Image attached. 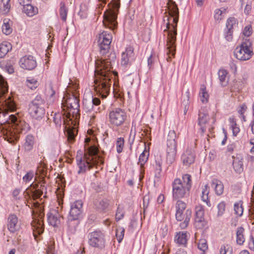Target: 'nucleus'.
I'll list each match as a JSON object with an SVG mask.
<instances>
[{
  "mask_svg": "<svg viewBox=\"0 0 254 254\" xmlns=\"http://www.w3.org/2000/svg\"><path fill=\"white\" fill-rule=\"evenodd\" d=\"M209 117L207 112L205 109H201L198 113V125L200 127V129L202 133H204L206 129L210 132L213 129L212 125H209Z\"/></svg>",
  "mask_w": 254,
  "mask_h": 254,
  "instance_id": "obj_15",
  "label": "nucleus"
},
{
  "mask_svg": "<svg viewBox=\"0 0 254 254\" xmlns=\"http://www.w3.org/2000/svg\"><path fill=\"white\" fill-rule=\"evenodd\" d=\"M98 150L95 145L88 147V157L85 156V160H82L81 157H76L77 164L79 167L78 174L85 172L87 169H90L93 166L100 163L103 164L102 160L97 156Z\"/></svg>",
  "mask_w": 254,
  "mask_h": 254,
  "instance_id": "obj_4",
  "label": "nucleus"
},
{
  "mask_svg": "<svg viewBox=\"0 0 254 254\" xmlns=\"http://www.w3.org/2000/svg\"><path fill=\"white\" fill-rule=\"evenodd\" d=\"M191 186V176L189 174L183 176V182L180 179H175L172 184L173 199L177 200L185 197Z\"/></svg>",
  "mask_w": 254,
  "mask_h": 254,
  "instance_id": "obj_6",
  "label": "nucleus"
},
{
  "mask_svg": "<svg viewBox=\"0 0 254 254\" xmlns=\"http://www.w3.org/2000/svg\"><path fill=\"white\" fill-rule=\"evenodd\" d=\"M209 193V187L208 185H205L202 187L201 197V200L203 202H205L208 206L210 207L211 206V203L208 198Z\"/></svg>",
  "mask_w": 254,
  "mask_h": 254,
  "instance_id": "obj_28",
  "label": "nucleus"
},
{
  "mask_svg": "<svg viewBox=\"0 0 254 254\" xmlns=\"http://www.w3.org/2000/svg\"><path fill=\"white\" fill-rule=\"evenodd\" d=\"M54 249V247L53 245H49L47 249V254H54L53 251Z\"/></svg>",
  "mask_w": 254,
  "mask_h": 254,
  "instance_id": "obj_63",
  "label": "nucleus"
},
{
  "mask_svg": "<svg viewBox=\"0 0 254 254\" xmlns=\"http://www.w3.org/2000/svg\"><path fill=\"white\" fill-rule=\"evenodd\" d=\"M211 185L215 189V193L218 195H221L224 191V185L222 182L216 179L212 180Z\"/></svg>",
  "mask_w": 254,
  "mask_h": 254,
  "instance_id": "obj_24",
  "label": "nucleus"
},
{
  "mask_svg": "<svg viewBox=\"0 0 254 254\" xmlns=\"http://www.w3.org/2000/svg\"><path fill=\"white\" fill-rule=\"evenodd\" d=\"M236 58L240 61H247L249 60L252 55L253 51L246 42L243 43L240 47L236 48L234 51Z\"/></svg>",
  "mask_w": 254,
  "mask_h": 254,
  "instance_id": "obj_13",
  "label": "nucleus"
},
{
  "mask_svg": "<svg viewBox=\"0 0 254 254\" xmlns=\"http://www.w3.org/2000/svg\"><path fill=\"white\" fill-rule=\"evenodd\" d=\"M190 93L189 91H187L183 97L182 105L183 107H189Z\"/></svg>",
  "mask_w": 254,
  "mask_h": 254,
  "instance_id": "obj_52",
  "label": "nucleus"
},
{
  "mask_svg": "<svg viewBox=\"0 0 254 254\" xmlns=\"http://www.w3.org/2000/svg\"><path fill=\"white\" fill-rule=\"evenodd\" d=\"M65 117L66 119L64 117L62 119L60 114H56L54 117V122L57 127H60L62 123H63L65 130L67 132V139L69 141H72L74 140L77 132V130L74 127L77 122L73 118L71 120H70L69 118L65 116Z\"/></svg>",
  "mask_w": 254,
  "mask_h": 254,
  "instance_id": "obj_7",
  "label": "nucleus"
},
{
  "mask_svg": "<svg viewBox=\"0 0 254 254\" xmlns=\"http://www.w3.org/2000/svg\"><path fill=\"white\" fill-rule=\"evenodd\" d=\"M197 248L203 252H205L208 249V245L206 240L205 239H200L197 244Z\"/></svg>",
  "mask_w": 254,
  "mask_h": 254,
  "instance_id": "obj_47",
  "label": "nucleus"
},
{
  "mask_svg": "<svg viewBox=\"0 0 254 254\" xmlns=\"http://www.w3.org/2000/svg\"><path fill=\"white\" fill-rule=\"evenodd\" d=\"M83 104L84 108L86 109L87 111H90L93 109V105L91 101L85 100L83 101Z\"/></svg>",
  "mask_w": 254,
  "mask_h": 254,
  "instance_id": "obj_56",
  "label": "nucleus"
},
{
  "mask_svg": "<svg viewBox=\"0 0 254 254\" xmlns=\"http://www.w3.org/2000/svg\"><path fill=\"white\" fill-rule=\"evenodd\" d=\"M199 98L200 101L203 103H206L208 102L209 95L206 91V86L202 84L200 86V91H199Z\"/></svg>",
  "mask_w": 254,
  "mask_h": 254,
  "instance_id": "obj_33",
  "label": "nucleus"
},
{
  "mask_svg": "<svg viewBox=\"0 0 254 254\" xmlns=\"http://www.w3.org/2000/svg\"><path fill=\"white\" fill-rule=\"evenodd\" d=\"M93 105L98 106L100 104V100L98 98L92 97V101H91Z\"/></svg>",
  "mask_w": 254,
  "mask_h": 254,
  "instance_id": "obj_62",
  "label": "nucleus"
},
{
  "mask_svg": "<svg viewBox=\"0 0 254 254\" xmlns=\"http://www.w3.org/2000/svg\"><path fill=\"white\" fill-rule=\"evenodd\" d=\"M225 10L226 9L225 8L216 9L214 15L215 19L217 21L220 20L222 18V14Z\"/></svg>",
  "mask_w": 254,
  "mask_h": 254,
  "instance_id": "obj_54",
  "label": "nucleus"
},
{
  "mask_svg": "<svg viewBox=\"0 0 254 254\" xmlns=\"http://www.w3.org/2000/svg\"><path fill=\"white\" fill-rule=\"evenodd\" d=\"M26 85L31 89H34L38 87V83L35 79L29 77L26 80Z\"/></svg>",
  "mask_w": 254,
  "mask_h": 254,
  "instance_id": "obj_46",
  "label": "nucleus"
},
{
  "mask_svg": "<svg viewBox=\"0 0 254 254\" xmlns=\"http://www.w3.org/2000/svg\"><path fill=\"white\" fill-rule=\"evenodd\" d=\"M9 1L10 0H1L0 9L3 14L8 13L10 9Z\"/></svg>",
  "mask_w": 254,
  "mask_h": 254,
  "instance_id": "obj_39",
  "label": "nucleus"
},
{
  "mask_svg": "<svg viewBox=\"0 0 254 254\" xmlns=\"http://www.w3.org/2000/svg\"><path fill=\"white\" fill-rule=\"evenodd\" d=\"M34 144V137L32 135H27L25 138L24 148L27 151L32 150Z\"/></svg>",
  "mask_w": 254,
  "mask_h": 254,
  "instance_id": "obj_34",
  "label": "nucleus"
},
{
  "mask_svg": "<svg viewBox=\"0 0 254 254\" xmlns=\"http://www.w3.org/2000/svg\"><path fill=\"white\" fill-rule=\"evenodd\" d=\"M249 248L251 250L254 251V239L253 237H251V239L249 242Z\"/></svg>",
  "mask_w": 254,
  "mask_h": 254,
  "instance_id": "obj_64",
  "label": "nucleus"
},
{
  "mask_svg": "<svg viewBox=\"0 0 254 254\" xmlns=\"http://www.w3.org/2000/svg\"><path fill=\"white\" fill-rule=\"evenodd\" d=\"M111 8L106 10L104 14L103 23L110 29H114L117 26V18L120 7V0H113L111 1Z\"/></svg>",
  "mask_w": 254,
  "mask_h": 254,
  "instance_id": "obj_8",
  "label": "nucleus"
},
{
  "mask_svg": "<svg viewBox=\"0 0 254 254\" xmlns=\"http://www.w3.org/2000/svg\"><path fill=\"white\" fill-rule=\"evenodd\" d=\"M168 13L164 17V21L166 22V28L165 31L168 32L167 39V54L168 62H171V56L175 57L176 53V41L177 35V26L179 19V9L175 2L173 0H168Z\"/></svg>",
  "mask_w": 254,
  "mask_h": 254,
  "instance_id": "obj_3",
  "label": "nucleus"
},
{
  "mask_svg": "<svg viewBox=\"0 0 254 254\" xmlns=\"http://www.w3.org/2000/svg\"><path fill=\"white\" fill-rule=\"evenodd\" d=\"M127 117V114L123 109L119 108L114 109L108 113L109 125L113 127H121L125 124Z\"/></svg>",
  "mask_w": 254,
  "mask_h": 254,
  "instance_id": "obj_11",
  "label": "nucleus"
},
{
  "mask_svg": "<svg viewBox=\"0 0 254 254\" xmlns=\"http://www.w3.org/2000/svg\"><path fill=\"white\" fill-rule=\"evenodd\" d=\"M134 54L133 49L131 47L126 48L125 52L122 54L121 64L123 65H127L128 64L134 60Z\"/></svg>",
  "mask_w": 254,
  "mask_h": 254,
  "instance_id": "obj_21",
  "label": "nucleus"
},
{
  "mask_svg": "<svg viewBox=\"0 0 254 254\" xmlns=\"http://www.w3.org/2000/svg\"><path fill=\"white\" fill-rule=\"evenodd\" d=\"M67 14V9L65 7L64 3L61 2L60 3V15L62 19L65 21Z\"/></svg>",
  "mask_w": 254,
  "mask_h": 254,
  "instance_id": "obj_42",
  "label": "nucleus"
},
{
  "mask_svg": "<svg viewBox=\"0 0 254 254\" xmlns=\"http://www.w3.org/2000/svg\"><path fill=\"white\" fill-rule=\"evenodd\" d=\"M71 94H68L64 97V103L63 104L64 116L69 118L70 120H73L76 122L79 118V100L76 96L71 91Z\"/></svg>",
  "mask_w": 254,
  "mask_h": 254,
  "instance_id": "obj_5",
  "label": "nucleus"
},
{
  "mask_svg": "<svg viewBox=\"0 0 254 254\" xmlns=\"http://www.w3.org/2000/svg\"><path fill=\"white\" fill-rule=\"evenodd\" d=\"M237 19L234 17L229 18L227 21L226 27L228 30H231L237 24Z\"/></svg>",
  "mask_w": 254,
  "mask_h": 254,
  "instance_id": "obj_50",
  "label": "nucleus"
},
{
  "mask_svg": "<svg viewBox=\"0 0 254 254\" xmlns=\"http://www.w3.org/2000/svg\"><path fill=\"white\" fill-rule=\"evenodd\" d=\"M7 227L11 233H15L20 228V222L18 217L14 214H10L7 218Z\"/></svg>",
  "mask_w": 254,
  "mask_h": 254,
  "instance_id": "obj_20",
  "label": "nucleus"
},
{
  "mask_svg": "<svg viewBox=\"0 0 254 254\" xmlns=\"http://www.w3.org/2000/svg\"><path fill=\"white\" fill-rule=\"evenodd\" d=\"M149 155V151L146 150V148L145 147L144 150L140 155L138 159V164L140 165V168L141 169V173H144V170H142V169L144 165L147 161Z\"/></svg>",
  "mask_w": 254,
  "mask_h": 254,
  "instance_id": "obj_26",
  "label": "nucleus"
},
{
  "mask_svg": "<svg viewBox=\"0 0 254 254\" xmlns=\"http://www.w3.org/2000/svg\"><path fill=\"white\" fill-rule=\"evenodd\" d=\"M162 159L159 157L155 159V176L159 177L162 171Z\"/></svg>",
  "mask_w": 254,
  "mask_h": 254,
  "instance_id": "obj_43",
  "label": "nucleus"
},
{
  "mask_svg": "<svg viewBox=\"0 0 254 254\" xmlns=\"http://www.w3.org/2000/svg\"><path fill=\"white\" fill-rule=\"evenodd\" d=\"M244 229L242 227H238L237 230L236 235L237 239L236 242L238 244L241 245L243 244L245 242V238L244 236Z\"/></svg>",
  "mask_w": 254,
  "mask_h": 254,
  "instance_id": "obj_35",
  "label": "nucleus"
},
{
  "mask_svg": "<svg viewBox=\"0 0 254 254\" xmlns=\"http://www.w3.org/2000/svg\"><path fill=\"white\" fill-rule=\"evenodd\" d=\"M124 216V213L122 209L118 207L116 214V219L118 221L120 220L123 218Z\"/></svg>",
  "mask_w": 254,
  "mask_h": 254,
  "instance_id": "obj_55",
  "label": "nucleus"
},
{
  "mask_svg": "<svg viewBox=\"0 0 254 254\" xmlns=\"http://www.w3.org/2000/svg\"><path fill=\"white\" fill-rule=\"evenodd\" d=\"M176 134L174 130L169 131L167 138L166 163L169 165L175 161L177 154Z\"/></svg>",
  "mask_w": 254,
  "mask_h": 254,
  "instance_id": "obj_10",
  "label": "nucleus"
},
{
  "mask_svg": "<svg viewBox=\"0 0 254 254\" xmlns=\"http://www.w3.org/2000/svg\"><path fill=\"white\" fill-rule=\"evenodd\" d=\"M116 58L115 53H111L107 56L97 59L95 62V74L96 77L94 80V88L97 94L102 98H106L109 93L111 78L112 73V64L115 62Z\"/></svg>",
  "mask_w": 254,
  "mask_h": 254,
  "instance_id": "obj_2",
  "label": "nucleus"
},
{
  "mask_svg": "<svg viewBox=\"0 0 254 254\" xmlns=\"http://www.w3.org/2000/svg\"><path fill=\"white\" fill-rule=\"evenodd\" d=\"M150 200V196L149 195H145L143 198V206L144 208V211H145V209L147 208Z\"/></svg>",
  "mask_w": 254,
  "mask_h": 254,
  "instance_id": "obj_57",
  "label": "nucleus"
},
{
  "mask_svg": "<svg viewBox=\"0 0 254 254\" xmlns=\"http://www.w3.org/2000/svg\"><path fill=\"white\" fill-rule=\"evenodd\" d=\"M1 27L2 31L3 34L7 35L11 33L12 29L11 27V22L9 19H4Z\"/></svg>",
  "mask_w": 254,
  "mask_h": 254,
  "instance_id": "obj_30",
  "label": "nucleus"
},
{
  "mask_svg": "<svg viewBox=\"0 0 254 254\" xmlns=\"http://www.w3.org/2000/svg\"><path fill=\"white\" fill-rule=\"evenodd\" d=\"M207 225V222L205 218H194V225L197 229H202Z\"/></svg>",
  "mask_w": 254,
  "mask_h": 254,
  "instance_id": "obj_38",
  "label": "nucleus"
},
{
  "mask_svg": "<svg viewBox=\"0 0 254 254\" xmlns=\"http://www.w3.org/2000/svg\"><path fill=\"white\" fill-rule=\"evenodd\" d=\"M186 208V204L182 200H178L176 204V212L184 211Z\"/></svg>",
  "mask_w": 254,
  "mask_h": 254,
  "instance_id": "obj_51",
  "label": "nucleus"
},
{
  "mask_svg": "<svg viewBox=\"0 0 254 254\" xmlns=\"http://www.w3.org/2000/svg\"><path fill=\"white\" fill-rule=\"evenodd\" d=\"M191 216V211L190 209H187L184 211H178L176 212V218L178 221H184L180 223V226L182 229H185L188 225Z\"/></svg>",
  "mask_w": 254,
  "mask_h": 254,
  "instance_id": "obj_17",
  "label": "nucleus"
},
{
  "mask_svg": "<svg viewBox=\"0 0 254 254\" xmlns=\"http://www.w3.org/2000/svg\"><path fill=\"white\" fill-rule=\"evenodd\" d=\"M234 211L236 215L239 216L242 215L243 213V208L242 207L241 201L235 203Z\"/></svg>",
  "mask_w": 254,
  "mask_h": 254,
  "instance_id": "obj_48",
  "label": "nucleus"
},
{
  "mask_svg": "<svg viewBox=\"0 0 254 254\" xmlns=\"http://www.w3.org/2000/svg\"><path fill=\"white\" fill-rule=\"evenodd\" d=\"M243 34L245 36L249 37L252 34V29L251 27L249 26H247L245 27Z\"/></svg>",
  "mask_w": 254,
  "mask_h": 254,
  "instance_id": "obj_60",
  "label": "nucleus"
},
{
  "mask_svg": "<svg viewBox=\"0 0 254 254\" xmlns=\"http://www.w3.org/2000/svg\"><path fill=\"white\" fill-rule=\"evenodd\" d=\"M34 176V174L32 172H28L23 177V180L25 182H28L32 180Z\"/></svg>",
  "mask_w": 254,
  "mask_h": 254,
  "instance_id": "obj_58",
  "label": "nucleus"
},
{
  "mask_svg": "<svg viewBox=\"0 0 254 254\" xmlns=\"http://www.w3.org/2000/svg\"><path fill=\"white\" fill-rule=\"evenodd\" d=\"M117 151L120 153L123 151L124 145V139L123 137H119L117 139L116 143Z\"/></svg>",
  "mask_w": 254,
  "mask_h": 254,
  "instance_id": "obj_49",
  "label": "nucleus"
},
{
  "mask_svg": "<svg viewBox=\"0 0 254 254\" xmlns=\"http://www.w3.org/2000/svg\"><path fill=\"white\" fill-rule=\"evenodd\" d=\"M8 90L7 82L0 74V128L4 139L14 143L18 139L19 134L28 131L30 127L24 121L9 114L8 111H14L16 106L10 96L7 95Z\"/></svg>",
  "mask_w": 254,
  "mask_h": 254,
  "instance_id": "obj_1",
  "label": "nucleus"
},
{
  "mask_svg": "<svg viewBox=\"0 0 254 254\" xmlns=\"http://www.w3.org/2000/svg\"><path fill=\"white\" fill-rule=\"evenodd\" d=\"M112 40V34L110 31H103L98 37V44L100 47V52L104 55L107 53L110 47Z\"/></svg>",
  "mask_w": 254,
  "mask_h": 254,
  "instance_id": "obj_12",
  "label": "nucleus"
},
{
  "mask_svg": "<svg viewBox=\"0 0 254 254\" xmlns=\"http://www.w3.org/2000/svg\"><path fill=\"white\" fill-rule=\"evenodd\" d=\"M94 204L97 208L102 210L106 208L108 205L107 200L100 197L96 198L94 201Z\"/></svg>",
  "mask_w": 254,
  "mask_h": 254,
  "instance_id": "obj_32",
  "label": "nucleus"
},
{
  "mask_svg": "<svg viewBox=\"0 0 254 254\" xmlns=\"http://www.w3.org/2000/svg\"><path fill=\"white\" fill-rule=\"evenodd\" d=\"M233 166L235 172L241 173L243 171V159L241 155H237L236 157L233 156Z\"/></svg>",
  "mask_w": 254,
  "mask_h": 254,
  "instance_id": "obj_23",
  "label": "nucleus"
},
{
  "mask_svg": "<svg viewBox=\"0 0 254 254\" xmlns=\"http://www.w3.org/2000/svg\"><path fill=\"white\" fill-rule=\"evenodd\" d=\"M22 11L28 16H33L38 13V8L32 5L30 3L25 7H23Z\"/></svg>",
  "mask_w": 254,
  "mask_h": 254,
  "instance_id": "obj_29",
  "label": "nucleus"
},
{
  "mask_svg": "<svg viewBox=\"0 0 254 254\" xmlns=\"http://www.w3.org/2000/svg\"><path fill=\"white\" fill-rule=\"evenodd\" d=\"M46 187L43 185L42 184H40V188H38L36 189L32 192V197L33 199L39 198L41 197V196L43 194L44 192H46Z\"/></svg>",
  "mask_w": 254,
  "mask_h": 254,
  "instance_id": "obj_36",
  "label": "nucleus"
},
{
  "mask_svg": "<svg viewBox=\"0 0 254 254\" xmlns=\"http://www.w3.org/2000/svg\"><path fill=\"white\" fill-rule=\"evenodd\" d=\"M125 229L122 227L118 228L116 230V237L119 243H120L124 236Z\"/></svg>",
  "mask_w": 254,
  "mask_h": 254,
  "instance_id": "obj_53",
  "label": "nucleus"
},
{
  "mask_svg": "<svg viewBox=\"0 0 254 254\" xmlns=\"http://www.w3.org/2000/svg\"><path fill=\"white\" fill-rule=\"evenodd\" d=\"M33 227L36 229V232L40 235L44 231V222L43 220H35L33 221Z\"/></svg>",
  "mask_w": 254,
  "mask_h": 254,
  "instance_id": "obj_37",
  "label": "nucleus"
},
{
  "mask_svg": "<svg viewBox=\"0 0 254 254\" xmlns=\"http://www.w3.org/2000/svg\"><path fill=\"white\" fill-rule=\"evenodd\" d=\"M195 156L191 149H187L183 153L181 160L184 166H189L194 162Z\"/></svg>",
  "mask_w": 254,
  "mask_h": 254,
  "instance_id": "obj_22",
  "label": "nucleus"
},
{
  "mask_svg": "<svg viewBox=\"0 0 254 254\" xmlns=\"http://www.w3.org/2000/svg\"><path fill=\"white\" fill-rule=\"evenodd\" d=\"M220 83L222 86H226L228 83V73L224 69H220L218 72Z\"/></svg>",
  "mask_w": 254,
  "mask_h": 254,
  "instance_id": "obj_25",
  "label": "nucleus"
},
{
  "mask_svg": "<svg viewBox=\"0 0 254 254\" xmlns=\"http://www.w3.org/2000/svg\"><path fill=\"white\" fill-rule=\"evenodd\" d=\"M20 66L24 69L32 70L37 65L36 60L31 56H24L20 60Z\"/></svg>",
  "mask_w": 254,
  "mask_h": 254,
  "instance_id": "obj_19",
  "label": "nucleus"
},
{
  "mask_svg": "<svg viewBox=\"0 0 254 254\" xmlns=\"http://www.w3.org/2000/svg\"><path fill=\"white\" fill-rule=\"evenodd\" d=\"M83 203L80 200H76L70 204L69 214L68 217V221L78 219L82 212Z\"/></svg>",
  "mask_w": 254,
  "mask_h": 254,
  "instance_id": "obj_16",
  "label": "nucleus"
},
{
  "mask_svg": "<svg viewBox=\"0 0 254 254\" xmlns=\"http://www.w3.org/2000/svg\"><path fill=\"white\" fill-rule=\"evenodd\" d=\"M12 49L10 43L4 41L0 44V58H3Z\"/></svg>",
  "mask_w": 254,
  "mask_h": 254,
  "instance_id": "obj_27",
  "label": "nucleus"
},
{
  "mask_svg": "<svg viewBox=\"0 0 254 254\" xmlns=\"http://www.w3.org/2000/svg\"><path fill=\"white\" fill-rule=\"evenodd\" d=\"M232 247L229 244H224L220 248L219 254H232Z\"/></svg>",
  "mask_w": 254,
  "mask_h": 254,
  "instance_id": "obj_41",
  "label": "nucleus"
},
{
  "mask_svg": "<svg viewBox=\"0 0 254 254\" xmlns=\"http://www.w3.org/2000/svg\"><path fill=\"white\" fill-rule=\"evenodd\" d=\"M187 234L186 233H179L175 236V241L180 245L185 246L187 242Z\"/></svg>",
  "mask_w": 254,
  "mask_h": 254,
  "instance_id": "obj_31",
  "label": "nucleus"
},
{
  "mask_svg": "<svg viewBox=\"0 0 254 254\" xmlns=\"http://www.w3.org/2000/svg\"><path fill=\"white\" fill-rule=\"evenodd\" d=\"M204 218V210L203 207L201 205H198L195 207L194 218Z\"/></svg>",
  "mask_w": 254,
  "mask_h": 254,
  "instance_id": "obj_40",
  "label": "nucleus"
},
{
  "mask_svg": "<svg viewBox=\"0 0 254 254\" xmlns=\"http://www.w3.org/2000/svg\"><path fill=\"white\" fill-rule=\"evenodd\" d=\"M226 202L224 201H222L220 202H219L217 206V217H220L222 216L226 209Z\"/></svg>",
  "mask_w": 254,
  "mask_h": 254,
  "instance_id": "obj_44",
  "label": "nucleus"
},
{
  "mask_svg": "<svg viewBox=\"0 0 254 254\" xmlns=\"http://www.w3.org/2000/svg\"><path fill=\"white\" fill-rule=\"evenodd\" d=\"M28 112L34 119L39 120L45 114V101L41 96L37 95L29 105Z\"/></svg>",
  "mask_w": 254,
  "mask_h": 254,
  "instance_id": "obj_9",
  "label": "nucleus"
},
{
  "mask_svg": "<svg viewBox=\"0 0 254 254\" xmlns=\"http://www.w3.org/2000/svg\"><path fill=\"white\" fill-rule=\"evenodd\" d=\"M247 109V106L245 104L241 105L240 109L238 110V113L241 116H243Z\"/></svg>",
  "mask_w": 254,
  "mask_h": 254,
  "instance_id": "obj_59",
  "label": "nucleus"
},
{
  "mask_svg": "<svg viewBox=\"0 0 254 254\" xmlns=\"http://www.w3.org/2000/svg\"><path fill=\"white\" fill-rule=\"evenodd\" d=\"M89 244L93 247L100 249L105 246V240L104 234L100 231H94L88 235Z\"/></svg>",
  "mask_w": 254,
  "mask_h": 254,
  "instance_id": "obj_14",
  "label": "nucleus"
},
{
  "mask_svg": "<svg viewBox=\"0 0 254 254\" xmlns=\"http://www.w3.org/2000/svg\"><path fill=\"white\" fill-rule=\"evenodd\" d=\"M232 33L233 32L231 31V30H228V31L225 35V38L227 41H230L232 40L233 38Z\"/></svg>",
  "mask_w": 254,
  "mask_h": 254,
  "instance_id": "obj_61",
  "label": "nucleus"
},
{
  "mask_svg": "<svg viewBox=\"0 0 254 254\" xmlns=\"http://www.w3.org/2000/svg\"><path fill=\"white\" fill-rule=\"evenodd\" d=\"M229 121L230 122V127L232 130L233 135L236 136L240 131V128L239 127H238L236 121L233 118H230Z\"/></svg>",
  "mask_w": 254,
  "mask_h": 254,
  "instance_id": "obj_45",
  "label": "nucleus"
},
{
  "mask_svg": "<svg viewBox=\"0 0 254 254\" xmlns=\"http://www.w3.org/2000/svg\"><path fill=\"white\" fill-rule=\"evenodd\" d=\"M47 220L49 225L53 227H58L61 223L63 217L55 209H51L47 213Z\"/></svg>",
  "mask_w": 254,
  "mask_h": 254,
  "instance_id": "obj_18",
  "label": "nucleus"
}]
</instances>
